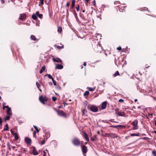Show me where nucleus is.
Returning a JSON list of instances; mask_svg holds the SVG:
<instances>
[{
	"instance_id": "nucleus-35",
	"label": "nucleus",
	"mask_w": 156,
	"mask_h": 156,
	"mask_svg": "<svg viewBox=\"0 0 156 156\" xmlns=\"http://www.w3.org/2000/svg\"><path fill=\"white\" fill-rule=\"evenodd\" d=\"M55 88L58 90H61V87L59 85H57Z\"/></svg>"
},
{
	"instance_id": "nucleus-39",
	"label": "nucleus",
	"mask_w": 156,
	"mask_h": 156,
	"mask_svg": "<svg viewBox=\"0 0 156 156\" xmlns=\"http://www.w3.org/2000/svg\"><path fill=\"white\" fill-rule=\"evenodd\" d=\"M131 136H139V134H135V133H132L131 134Z\"/></svg>"
},
{
	"instance_id": "nucleus-64",
	"label": "nucleus",
	"mask_w": 156,
	"mask_h": 156,
	"mask_svg": "<svg viewBox=\"0 0 156 156\" xmlns=\"http://www.w3.org/2000/svg\"><path fill=\"white\" fill-rule=\"evenodd\" d=\"M11 133H14L13 131H12V129H11Z\"/></svg>"
},
{
	"instance_id": "nucleus-6",
	"label": "nucleus",
	"mask_w": 156,
	"mask_h": 156,
	"mask_svg": "<svg viewBox=\"0 0 156 156\" xmlns=\"http://www.w3.org/2000/svg\"><path fill=\"white\" fill-rule=\"evenodd\" d=\"M110 127H113L117 129H124L126 127V126H122L121 125H118L116 126L112 125L110 126Z\"/></svg>"
},
{
	"instance_id": "nucleus-24",
	"label": "nucleus",
	"mask_w": 156,
	"mask_h": 156,
	"mask_svg": "<svg viewBox=\"0 0 156 156\" xmlns=\"http://www.w3.org/2000/svg\"><path fill=\"white\" fill-rule=\"evenodd\" d=\"M87 89L88 90L90 91H94L95 89V87H94V88H91L90 87H87Z\"/></svg>"
},
{
	"instance_id": "nucleus-56",
	"label": "nucleus",
	"mask_w": 156,
	"mask_h": 156,
	"mask_svg": "<svg viewBox=\"0 0 156 156\" xmlns=\"http://www.w3.org/2000/svg\"><path fill=\"white\" fill-rule=\"evenodd\" d=\"M53 84H54V85H55V86L56 85V81L55 80L53 81Z\"/></svg>"
},
{
	"instance_id": "nucleus-44",
	"label": "nucleus",
	"mask_w": 156,
	"mask_h": 156,
	"mask_svg": "<svg viewBox=\"0 0 156 156\" xmlns=\"http://www.w3.org/2000/svg\"><path fill=\"white\" fill-rule=\"evenodd\" d=\"M79 8H80V5H78V6L76 8V9L77 10V11H78L79 10Z\"/></svg>"
},
{
	"instance_id": "nucleus-52",
	"label": "nucleus",
	"mask_w": 156,
	"mask_h": 156,
	"mask_svg": "<svg viewBox=\"0 0 156 156\" xmlns=\"http://www.w3.org/2000/svg\"><path fill=\"white\" fill-rule=\"evenodd\" d=\"M39 11H37L36 12V13L35 14L36 16H37L39 14Z\"/></svg>"
},
{
	"instance_id": "nucleus-62",
	"label": "nucleus",
	"mask_w": 156,
	"mask_h": 156,
	"mask_svg": "<svg viewBox=\"0 0 156 156\" xmlns=\"http://www.w3.org/2000/svg\"><path fill=\"white\" fill-rule=\"evenodd\" d=\"M148 115L149 116H152L153 115V114H149Z\"/></svg>"
},
{
	"instance_id": "nucleus-22",
	"label": "nucleus",
	"mask_w": 156,
	"mask_h": 156,
	"mask_svg": "<svg viewBox=\"0 0 156 156\" xmlns=\"http://www.w3.org/2000/svg\"><path fill=\"white\" fill-rule=\"evenodd\" d=\"M46 68L45 66H43L41 69H40V73H42L44 71V70Z\"/></svg>"
},
{
	"instance_id": "nucleus-50",
	"label": "nucleus",
	"mask_w": 156,
	"mask_h": 156,
	"mask_svg": "<svg viewBox=\"0 0 156 156\" xmlns=\"http://www.w3.org/2000/svg\"><path fill=\"white\" fill-rule=\"evenodd\" d=\"M117 50L119 51H120L122 50L121 47L120 46L119 47H118L117 48Z\"/></svg>"
},
{
	"instance_id": "nucleus-63",
	"label": "nucleus",
	"mask_w": 156,
	"mask_h": 156,
	"mask_svg": "<svg viewBox=\"0 0 156 156\" xmlns=\"http://www.w3.org/2000/svg\"><path fill=\"white\" fill-rule=\"evenodd\" d=\"M154 123H155V126H156V120H154Z\"/></svg>"
},
{
	"instance_id": "nucleus-16",
	"label": "nucleus",
	"mask_w": 156,
	"mask_h": 156,
	"mask_svg": "<svg viewBox=\"0 0 156 156\" xmlns=\"http://www.w3.org/2000/svg\"><path fill=\"white\" fill-rule=\"evenodd\" d=\"M107 135H108V136H110L112 138H114L115 137H117V136L116 134L114 133H108L107 134Z\"/></svg>"
},
{
	"instance_id": "nucleus-49",
	"label": "nucleus",
	"mask_w": 156,
	"mask_h": 156,
	"mask_svg": "<svg viewBox=\"0 0 156 156\" xmlns=\"http://www.w3.org/2000/svg\"><path fill=\"white\" fill-rule=\"evenodd\" d=\"M9 108V106L8 105V106H3V109H5V108H7V109Z\"/></svg>"
},
{
	"instance_id": "nucleus-33",
	"label": "nucleus",
	"mask_w": 156,
	"mask_h": 156,
	"mask_svg": "<svg viewBox=\"0 0 156 156\" xmlns=\"http://www.w3.org/2000/svg\"><path fill=\"white\" fill-rule=\"evenodd\" d=\"M7 146L9 148V150H11V146L10 145V144H9V142H8L7 143Z\"/></svg>"
},
{
	"instance_id": "nucleus-48",
	"label": "nucleus",
	"mask_w": 156,
	"mask_h": 156,
	"mask_svg": "<svg viewBox=\"0 0 156 156\" xmlns=\"http://www.w3.org/2000/svg\"><path fill=\"white\" fill-rule=\"evenodd\" d=\"M119 110L118 108H116L115 110V113L117 114H118V112H119Z\"/></svg>"
},
{
	"instance_id": "nucleus-23",
	"label": "nucleus",
	"mask_w": 156,
	"mask_h": 156,
	"mask_svg": "<svg viewBox=\"0 0 156 156\" xmlns=\"http://www.w3.org/2000/svg\"><path fill=\"white\" fill-rule=\"evenodd\" d=\"M32 18L35 20H36L37 19V16L35 15V14L34 13L32 16Z\"/></svg>"
},
{
	"instance_id": "nucleus-40",
	"label": "nucleus",
	"mask_w": 156,
	"mask_h": 156,
	"mask_svg": "<svg viewBox=\"0 0 156 156\" xmlns=\"http://www.w3.org/2000/svg\"><path fill=\"white\" fill-rule=\"evenodd\" d=\"M37 132H36L35 131H34L33 132V136L35 138L37 137L36 135V133Z\"/></svg>"
},
{
	"instance_id": "nucleus-46",
	"label": "nucleus",
	"mask_w": 156,
	"mask_h": 156,
	"mask_svg": "<svg viewBox=\"0 0 156 156\" xmlns=\"http://www.w3.org/2000/svg\"><path fill=\"white\" fill-rule=\"evenodd\" d=\"M124 101V100L122 99H120L119 100V102H123Z\"/></svg>"
},
{
	"instance_id": "nucleus-37",
	"label": "nucleus",
	"mask_w": 156,
	"mask_h": 156,
	"mask_svg": "<svg viewBox=\"0 0 156 156\" xmlns=\"http://www.w3.org/2000/svg\"><path fill=\"white\" fill-rule=\"evenodd\" d=\"M45 76H48V78L50 79H52V76L50 74H46L45 75Z\"/></svg>"
},
{
	"instance_id": "nucleus-11",
	"label": "nucleus",
	"mask_w": 156,
	"mask_h": 156,
	"mask_svg": "<svg viewBox=\"0 0 156 156\" xmlns=\"http://www.w3.org/2000/svg\"><path fill=\"white\" fill-rule=\"evenodd\" d=\"M27 17L26 14L25 13H23L21 14L20 15V16L19 19L21 20H23L26 18Z\"/></svg>"
},
{
	"instance_id": "nucleus-2",
	"label": "nucleus",
	"mask_w": 156,
	"mask_h": 156,
	"mask_svg": "<svg viewBox=\"0 0 156 156\" xmlns=\"http://www.w3.org/2000/svg\"><path fill=\"white\" fill-rule=\"evenodd\" d=\"M87 108L93 112H97L98 111V107L95 105H88L87 106Z\"/></svg>"
},
{
	"instance_id": "nucleus-14",
	"label": "nucleus",
	"mask_w": 156,
	"mask_h": 156,
	"mask_svg": "<svg viewBox=\"0 0 156 156\" xmlns=\"http://www.w3.org/2000/svg\"><path fill=\"white\" fill-rule=\"evenodd\" d=\"M63 66L62 65L59 64H57L55 67V69H63Z\"/></svg>"
},
{
	"instance_id": "nucleus-15",
	"label": "nucleus",
	"mask_w": 156,
	"mask_h": 156,
	"mask_svg": "<svg viewBox=\"0 0 156 156\" xmlns=\"http://www.w3.org/2000/svg\"><path fill=\"white\" fill-rule=\"evenodd\" d=\"M30 38L32 40L34 41H38L39 39H37L34 35H31L30 36Z\"/></svg>"
},
{
	"instance_id": "nucleus-3",
	"label": "nucleus",
	"mask_w": 156,
	"mask_h": 156,
	"mask_svg": "<svg viewBox=\"0 0 156 156\" xmlns=\"http://www.w3.org/2000/svg\"><path fill=\"white\" fill-rule=\"evenodd\" d=\"M39 101L43 104H45V102L48 100V98L46 96L43 97V95L40 96L39 98Z\"/></svg>"
},
{
	"instance_id": "nucleus-51",
	"label": "nucleus",
	"mask_w": 156,
	"mask_h": 156,
	"mask_svg": "<svg viewBox=\"0 0 156 156\" xmlns=\"http://www.w3.org/2000/svg\"><path fill=\"white\" fill-rule=\"evenodd\" d=\"M11 111V109L9 107L7 110L6 112H10Z\"/></svg>"
},
{
	"instance_id": "nucleus-12",
	"label": "nucleus",
	"mask_w": 156,
	"mask_h": 156,
	"mask_svg": "<svg viewBox=\"0 0 156 156\" xmlns=\"http://www.w3.org/2000/svg\"><path fill=\"white\" fill-rule=\"evenodd\" d=\"M52 60H53V62H59L60 63L62 64V61L61 60V59L59 58H57L56 59L55 58H53Z\"/></svg>"
},
{
	"instance_id": "nucleus-7",
	"label": "nucleus",
	"mask_w": 156,
	"mask_h": 156,
	"mask_svg": "<svg viewBox=\"0 0 156 156\" xmlns=\"http://www.w3.org/2000/svg\"><path fill=\"white\" fill-rule=\"evenodd\" d=\"M94 49L96 52H101L103 50L102 47L100 45L97 46Z\"/></svg>"
},
{
	"instance_id": "nucleus-41",
	"label": "nucleus",
	"mask_w": 156,
	"mask_h": 156,
	"mask_svg": "<svg viewBox=\"0 0 156 156\" xmlns=\"http://www.w3.org/2000/svg\"><path fill=\"white\" fill-rule=\"evenodd\" d=\"M69 5V2H68L66 3V8H68Z\"/></svg>"
},
{
	"instance_id": "nucleus-55",
	"label": "nucleus",
	"mask_w": 156,
	"mask_h": 156,
	"mask_svg": "<svg viewBox=\"0 0 156 156\" xmlns=\"http://www.w3.org/2000/svg\"><path fill=\"white\" fill-rule=\"evenodd\" d=\"M63 104H64V106H65L66 105H68V104L65 101L63 102Z\"/></svg>"
},
{
	"instance_id": "nucleus-58",
	"label": "nucleus",
	"mask_w": 156,
	"mask_h": 156,
	"mask_svg": "<svg viewBox=\"0 0 156 156\" xmlns=\"http://www.w3.org/2000/svg\"><path fill=\"white\" fill-rule=\"evenodd\" d=\"M102 122H104V123H108V121H105V120H102Z\"/></svg>"
},
{
	"instance_id": "nucleus-21",
	"label": "nucleus",
	"mask_w": 156,
	"mask_h": 156,
	"mask_svg": "<svg viewBox=\"0 0 156 156\" xmlns=\"http://www.w3.org/2000/svg\"><path fill=\"white\" fill-rule=\"evenodd\" d=\"M119 11L120 12H124V11H125V9H124V8H125L124 7H123V8L121 5H120L119 6Z\"/></svg>"
},
{
	"instance_id": "nucleus-38",
	"label": "nucleus",
	"mask_w": 156,
	"mask_h": 156,
	"mask_svg": "<svg viewBox=\"0 0 156 156\" xmlns=\"http://www.w3.org/2000/svg\"><path fill=\"white\" fill-rule=\"evenodd\" d=\"M52 99L53 101H55L56 100L57 98L53 96L52 97Z\"/></svg>"
},
{
	"instance_id": "nucleus-61",
	"label": "nucleus",
	"mask_w": 156,
	"mask_h": 156,
	"mask_svg": "<svg viewBox=\"0 0 156 156\" xmlns=\"http://www.w3.org/2000/svg\"><path fill=\"white\" fill-rule=\"evenodd\" d=\"M86 65H87L86 63L85 62H84L83 63V65L84 66H86Z\"/></svg>"
},
{
	"instance_id": "nucleus-28",
	"label": "nucleus",
	"mask_w": 156,
	"mask_h": 156,
	"mask_svg": "<svg viewBox=\"0 0 156 156\" xmlns=\"http://www.w3.org/2000/svg\"><path fill=\"white\" fill-rule=\"evenodd\" d=\"M120 75V74L118 72V71H117L113 75V76L114 77H115L117 76Z\"/></svg>"
},
{
	"instance_id": "nucleus-1",
	"label": "nucleus",
	"mask_w": 156,
	"mask_h": 156,
	"mask_svg": "<svg viewBox=\"0 0 156 156\" xmlns=\"http://www.w3.org/2000/svg\"><path fill=\"white\" fill-rule=\"evenodd\" d=\"M72 142L73 145L76 146H79L83 144V141H81L79 139L76 137L73 139Z\"/></svg>"
},
{
	"instance_id": "nucleus-5",
	"label": "nucleus",
	"mask_w": 156,
	"mask_h": 156,
	"mask_svg": "<svg viewBox=\"0 0 156 156\" xmlns=\"http://www.w3.org/2000/svg\"><path fill=\"white\" fill-rule=\"evenodd\" d=\"M58 115L59 116H62L63 117H66V113L64 112L62 110H58L57 112Z\"/></svg>"
},
{
	"instance_id": "nucleus-54",
	"label": "nucleus",
	"mask_w": 156,
	"mask_h": 156,
	"mask_svg": "<svg viewBox=\"0 0 156 156\" xmlns=\"http://www.w3.org/2000/svg\"><path fill=\"white\" fill-rule=\"evenodd\" d=\"M0 125H2V119L1 118H0Z\"/></svg>"
},
{
	"instance_id": "nucleus-27",
	"label": "nucleus",
	"mask_w": 156,
	"mask_h": 156,
	"mask_svg": "<svg viewBox=\"0 0 156 156\" xmlns=\"http://www.w3.org/2000/svg\"><path fill=\"white\" fill-rule=\"evenodd\" d=\"M5 126H6V128H4L3 129V130L4 131H8L9 130V127H8V124H5Z\"/></svg>"
},
{
	"instance_id": "nucleus-43",
	"label": "nucleus",
	"mask_w": 156,
	"mask_h": 156,
	"mask_svg": "<svg viewBox=\"0 0 156 156\" xmlns=\"http://www.w3.org/2000/svg\"><path fill=\"white\" fill-rule=\"evenodd\" d=\"M152 154L155 156H156V151L155 150H154L152 151Z\"/></svg>"
},
{
	"instance_id": "nucleus-8",
	"label": "nucleus",
	"mask_w": 156,
	"mask_h": 156,
	"mask_svg": "<svg viewBox=\"0 0 156 156\" xmlns=\"http://www.w3.org/2000/svg\"><path fill=\"white\" fill-rule=\"evenodd\" d=\"M25 141L27 144L28 145H30L31 144L32 141L31 139L29 137H25Z\"/></svg>"
},
{
	"instance_id": "nucleus-60",
	"label": "nucleus",
	"mask_w": 156,
	"mask_h": 156,
	"mask_svg": "<svg viewBox=\"0 0 156 156\" xmlns=\"http://www.w3.org/2000/svg\"><path fill=\"white\" fill-rule=\"evenodd\" d=\"M12 149L13 150H14V149L15 148H16V147H15V146H12Z\"/></svg>"
},
{
	"instance_id": "nucleus-53",
	"label": "nucleus",
	"mask_w": 156,
	"mask_h": 156,
	"mask_svg": "<svg viewBox=\"0 0 156 156\" xmlns=\"http://www.w3.org/2000/svg\"><path fill=\"white\" fill-rule=\"evenodd\" d=\"M43 156H46V153L45 151H44L43 152Z\"/></svg>"
},
{
	"instance_id": "nucleus-26",
	"label": "nucleus",
	"mask_w": 156,
	"mask_h": 156,
	"mask_svg": "<svg viewBox=\"0 0 156 156\" xmlns=\"http://www.w3.org/2000/svg\"><path fill=\"white\" fill-rule=\"evenodd\" d=\"M62 30V28L61 27H58V33H61Z\"/></svg>"
},
{
	"instance_id": "nucleus-32",
	"label": "nucleus",
	"mask_w": 156,
	"mask_h": 156,
	"mask_svg": "<svg viewBox=\"0 0 156 156\" xmlns=\"http://www.w3.org/2000/svg\"><path fill=\"white\" fill-rule=\"evenodd\" d=\"M89 94V91H86L83 94L84 96H87Z\"/></svg>"
},
{
	"instance_id": "nucleus-19",
	"label": "nucleus",
	"mask_w": 156,
	"mask_h": 156,
	"mask_svg": "<svg viewBox=\"0 0 156 156\" xmlns=\"http://www.w3.org/2000/svg\"><path fill=\"white\" fill-rule=\"evenodd\" d=\"M75 0H72L71 5L70 7V9L71 10L73 9L75 6Z\"/></svg>"
},
{
	"instance_id": "nucleus-34",
	"label": "nucleus",
	"mask_w": 156,
	"mask_h": 156,
	"mask_svg": "<svg viewBox=\"0 0 156 156\" xmlns=\"http://www.w3.org/2000/svg\"><path fill=\"white\" fill-rule=\"evenodd\" d=\"M10 119V116L7 115L4 119L5 121H6L7 120H9Z\"/></svg>"
},
{
	"instance_id": "nucleus-30",
	"label": "nucleus",
	"mask_w": 156,
	"mask_h": 156,
	"mask_svg": "<svg viewBox=\"0 0 156 156\" xmlns=\"http://www.w3.org/2000/svg\"><path fill=\"white\" fill-rule=\"evenodd\" d=\"M55 46L59 49H62L64 48L63 46H58L55 45Z\"/></svg>"
},
{
	"instance_id": "nucleus-9",
	"label": "nucleus",
	"mask_w": 156,
	"mask_h": 156,
	"mask_svg": "<svg viewBox=\"0 0 156 156\" xmlns=\"http://www.w3.org/2000/svg\"><path fill=\"white\" fill-rule=\"evenodd\" d=\"M81 149L83 154L86 153L88 151L87 147L84 145H83L82 146Z\"/></svg>"
},
{
	"instance_id": "nucleus-4",
	"label": "nucleus",
	"mask_w": 156,
	"mask_h": 156,
	"mask_svg": "<svg viewBox=\"0 0 156 156\" xmlns=\"http://www.w3.org/2000/svg\"><path fill=\"white\" fill-rule=\"evenodd\" d=\"M138 121L137 120H134L131 123V124L133 125V129L135 130L138 129V126H137Z\"/></svg>"
},
{
	"instance_id": "nucleus-17",
	"label": "nucleus",
	"mask_w": 156,
	"mask_h": 156,
	"mask_svg": "<svg viewBox=\"0 0 156 156\" xmlns=\"http://www.w3.org/2000/svg\"><path fill=\"white\" fill-rule=\"evenodd\" d=\"M33 150L32 151V152L33 154L34 155H37L38 154V153L37 151V150L36 149V148L34 147H33Z\"/></svg>"
},
{
	"instance_id": "nucleus-36",
	"label": "nucleus",
	"mask_w": 156,
	"mask_h": 156,
	"mask_svg": "<svg viewBox=\"0 0 156 156\" xmlns=\"http://www.w3.org/2000/svg\"><path fill=\"white\" fill-rule=\"evenodd\" d=\"M15 135V139L16 140L18 139L19 137L17 135V134L16 133H14Z\"/></svg>"
},
{
	"instance_id": "nucleus-10",
	"label": "nucleus",
	"mask_w": 156,
	"mask_h": 156,
	"mask_svg": "<svg viewBox=\"0 0 156 156\" xmlns=\"http://www.w3.org/2000/svg\"><path fill=\"white\" fill-rule=\"evenodd\" d=\"M83 136L87 142H89V141L88 135L85 132H83Z\"/></svg>"
},
{
	"instance_id": "nucleus-42",
	"label": "nucleus",
	"mask_w": 156,
	"mask_h": 156,
	"mask_svg": "<svg viewBox=\"0 0 156 156\" xmlns=\"http://www.w3.org/2000/svg\"><path fill=\"white\" fill-rule=\"evenodd\" d=\"M6 113H7V115L10 116V115H12V114L10 112H6Z\"/></svg>"
},
{
	"instance_id": "nucleus-45",
	"label": "nucleus",
	"mask_w": 156,
	"mask_h": 156,
	"mask_svg": "<svg viewBox=\"0 0 156 156\" xmlns=\"http://www.w3.org/2000/svg\"><path fill=\"white\" fill-rule=\"evenodd\" d=\"M43 15L42 14H39L37 16H38L39 18L41 19L43 17Z\"/></svg>"
},
{
	"instance_id": "nucleus-18",
	"label": "nucleus",
	"mask_w": 156,
	"mask_h": 156,
	"mask_svg": "<svg viewBox=\"0 0 156 156\" xmlns=\"http://www.w3.org/2000/svg\"><path fill=\"white\" fill-rule=\"evenodd\" d=\"M118 115L119 116H125L126 114L125 113V112H118Z\"/></svg>"
},
{
	"instance_id": "nucleus-25",
	"label": "nucleus",
	"mask_w": 156,
	"mask_h": 156,
	"mask_svg": "<svg viewBox=\"0 0 156 156\" xmlns=\"http://www.w3.org/2000/svg\"><path fill=\"white\" fill-rule=\"evenodd\" d=\"M36 85L37 88L39 89V90L40 91H41L42 90L41 89H40V88H39L41 86V85L38 82H37L36 83Z\"/></svg>"
},
{
	"instance_id": "nucleus-13",
	"label": "nucleus",
	"mask_w": 156,
	"mask_h": 156,
	"mask_svg": "<svg viewBox=\"0 0 156 156\" xmlns=\"http://www.w3.org/2000/svg\"><path fill=\"white\" fill-rule=\"evenodd\" d=\"M107 102L106 101H105L103 102L101 105V108L102 109H105L107 106Z\"/></svg>"
},
{
	"instance_id": "nucleus-20",
	"label": "nucleus",
	"mask_w": 156,
	"mask_h": 156,
	"mask_svg": "<svg viewBox=\"0 0 156 156\" xmlns=\"http://www.w3.org/2000/svg\"><path fill=\"white\" fill-rule=\"evenodd\" d=\"M83 115H85L87 113V111L85 109H83L82 110Z\"/></svg>"
},
{
	"instance_id": "nucleus-31",
	"label": "nucleus",
	"mask_w": 156,
	"mask_h": 156,
	"mask_svg": "<svg viewBox=\"0 0 156 156\" xmlns=\"http://www.w3.org/2000/svg\"><path fill=\"white\" fill-rule=\"evenodd\" d=\"M40 2L39 4V6H41L44 4V0H40Z\"/></svg>"
},
{
	"instance_id": "nucleus-59",
	"label": "nucleus",
	"mask_w": 156,
	"mask_h": 156,
	"mask_svg": "<svg viewBox=\"0 0 156 156\" xmlns=\"http://www.w3.org/2000/svg\"><path fill=\"white\" fill-rule=\"evenodd\" d=\"M126 50L124 48H123L122 50V51L123 52H125L126 51Z\"/></svg>"
},
{
	"instance_id": "nucleus-57",
	"label": "nucleus",
	"mask_w": 156,
	"mask_h": 156,
	"mask_svg": "<svg viewBox=\"0 0 156 156\" xmlns=\"http://www.w3.org/2000/svg\"><path fill=\"white\" fill-rule=\"evenodd\" d=\"M91 140L92 141H94L95 140V139L94 138V137H91Z\"/></svg>"
},
{
	"instance_id": "nucleus-29",
	"label": "nucleus",
	"mask_w": 156,
	"mask_h": 156,
	"mask_svg": "<svg viewBox=\"0 0 156 156\" xmlns=\"http://www.w3.org/2000/svg\"><path fill=\"white\" fill-rule=\"evenodd\" d=\"M35 128V129H36V131L37 132V133H38L40 131V129H38V128L37 126H33Z\"/></svg>"
},
{
	"instance_id": "nucleus-47",
	"label": "nucleus",
	"mask_w": 156,
	"mask_h": 156,
	"mask_svg": "<svg viewBox=\"0 0 156 156\" xmlns=\"http://www.w3.org/2000/svg\"><path fill=\"white\" fill-rule=\"evenodd\" d=\"M41 144L43 145L45 143V140H43L41 142Z\"/></svg>"
}]
</instances>
